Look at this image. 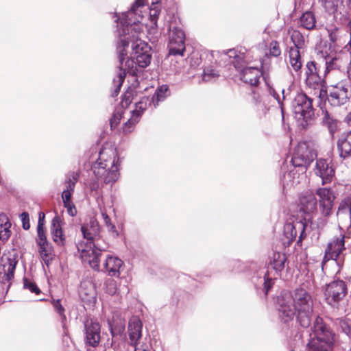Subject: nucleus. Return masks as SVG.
<instances>
[{
    "mask_svg": "<svg viewBox=\"0 0 351 351\" xmlns=\"http://www.w3.org/2000/svg\"><path fill=\"white\" fill-rule=\"evenodd\" d=\"M105 291L110 295L116 294L117 291V282L113 279H108L105 282Z\"/></svg>",
    "mask_w": 351,
    "mask_h": 351,
    "instance_id": "c03bdc74",
    "label": "nucleus"
},
{
    "mask_svg": "<svg viewBox=\"0 0 351 351\" xmlns=\"http://www.w3.org/2000/svg\"><path fill=\"white\" fill-rule=\"evenodd\" d=\"M287 257L285 254L274 252L270 261V267L278 274L284 269Z\"/></svg>",
    "mask_w": 351,
    "mask_h": 351,
    "instance_id": "cd10ccee",
    "label": "nucleus"
},
{
    "mask_svg": "<svg viewBox=\"0 0 351 351\" xmlns=\"http://www.w3.org/2000/svg\"><path fill=\"white\" fill-rule=\"evenodd\" d=\"M199 56L201 60L206 63L226 66L233 64L236 70L239 72L240 80L250 86H256L259 84L262 76V71L257 66H249L252 62V57L245 49L238 51L230 49L228 51H208L205 48L199 47Z\"/></svg>",
    "mask_w": 351,
    "mask_h": 351,
    "instance_id": "f03ea898",
    "label": "nucleus"
},
{
    "mask_svg": "<svg viewBox=\"0 0 351 351\" xmlns=\"http://www.w3.org/2000/svg\"><path fill=\"white\" fill-rule=\"evenodd\" d=\"M119 158L114 148H103L99 152L98 160L91 169L97 179L106 184H112L119 178Z\"/></svg>",
    "mask_w": 351,
    "mask_h": 351,
    "instance_id": "39448f33",
    "label": "nucleus"
},
{
    "mask_svg": "<svg viewBox=\"0 0 351 351\" xmlns=\"http://www.w3.org/2000/svg\"><path fill=\"white\" fill-rule=\"evenodd\" d=\"M131 95L132 94L130 92H126L123 95L121 101V106H119L120 108H122L123 109L124 107H127L131 103Z\"/></svg>",
    "mask_w": 351,
    "mask_h": 351,
    "instance_id": "bf43d9fd",
    "label": "nucleus"
},
{
    "mask_svg": "<svg viewBox=\"0 0 351 351\" xmlns=\"http://www.w3.org/2000/svg\"><path fill=\"white\" fill-rule=\"evenodd\" d=\"M62 221L58 215H56L51 225V234L54 243L59 246H64L66 243V237L63 234L62 228Z\"/></svg>",
    "mask_w": 351,
    "mask_h": 351,
    "instance_id": "6ab92c4d",
    "label": "nucleus"
},
{
    "mask_svg": "<svg viewBox=\"0 0 351 351\" xmlns=\"http://www.w3.org/2000/svg\"><path fill=\"white\" fill-rule=\"evenodd\" d=\"M134 351H151V345L147 341L132 346Z\"/></svg>",
    "mask_w": 351,
    "mask_h": 351,
    "instance_id": "13d9d810",
    "label": "nucleus"
},
{
    "mask_svg": "<svg viewBox=\"0 0 351 351\" xmlns=\"http://www.w3.org/2000/svg\"><path fill=\"white\" fill-rule=\"evenodd\" d=\"M344 236L341 235L339 238L334 239L330 242L326 249L324 259L335 260L338 265L341 261L340 259L341 252L345 250Z\"/></svg>",
    "mask_w": 351,
    "mask_h": 351,
    "instance_id": "4468645a",
    "label": "nucleus"
},
{
    "mask_svg": "<svg viewBox=\"0 0 351 351\" xmlns=\"http://www.w3.org/2000/svg\"><path fill=\"white\" fill-rule=\"evenodd\" d=\"M291 40L293 43V46L289 48H296L298 50L302 49L305 45V39L304 36L298 30H293L291 35Z\"/></svg>",
    "mask_w": 351,
    "mask_h": 351,
    "instance_id": "e433bc0d",
    "label": "nucleus"
},
{
    "mask_svg": "<svg viewBox=\"0 0 351 351\" xmlns=\"http://www.w3.org/2000/svg\"><path fill=\"white\" fill-rule=\"evenodd\" d=\"M289 64L295 73H300L302 62L300 50L296 48L289 49Z\"/></svg>",
    "mask_w": 351,
    "mask_h": 351,
    "instance_id": "393cba45",
    "label": "nucleus"
},
{
    "mask_svg": "<svg viewBox=\"0 0 351 351\" xmlns=\"http://www.w3.org/2000/svg\"><path fill=\"white\" fill-rule=\"evenodd\" d=\"M269 53L270 55L274 57H278L280 55L281 51L279 47V45L276 41H271L270 43Z\"/></svg>",
    "mask_w": 351,
    "mask_h": 351,
    "instance_id": "5fc2aeb1",
    "label": "nucleus"
},
{
    "mask_svg": "<svg viewBox=\"0 0 351 351\" xmlns=\"http://www.w3.org/2000/svg\"><path fill=\"white\" fill-rule=\"evenodd\" d=\"M344 121L349 127H351V112H349L345 117Z\"/></svg>",
    "mask_w": 351,
    "mask_h": 351,
    "instance_id": "774afa93",
    "label": "nucleus"
},
{
    "mask_svg": "<svg viewBox=\"0 0 351 351\" xmlns=\"http://www.w3.org/2000/svg\"><path fill=\"white\" fill-rule=\"evenodd\" d=\"M145 0H136L130 10L117 19V51L119 62V71L113 79V90L111 95L115 97L127 74L137 75L138 69L145 68L152 60L151 47L141 40L143 25L141 20L143 18Z\"/></svg>",
    "mask_w": 351,
    "mask_h": 351,
    "instance_id": "f257e3e1",
    "label": "nucleus"
},
{
    "mask_svg": "<svg viewBox=\"0 0 351 351\" xmlns=\"http://www.w3.org/2000/svg\"><path fill=\"white\" fill-rule=\"evenodd\" d=\"M315 156V152L311 149L306 143H300L294 150L291 162L295 167L299 168L303 173L306 171Z\"/></svg>",
    "mask_w": 351,
    "mask_h": 351,
    "instance_id": "6e6552de",
    "label": "nucleus"
},
{
    "mask_svg": "<svg viewBox=\"0 0 351 351\" xmlns=\"http://www.w3.org/2000/svg\"><path fill=\"white\" fill-rule=\"evenodd\" d=\"M337 148L341 158L345 159L351 155V129L341 134L337 141Z\"/></svg>",
    "mask_w": 351,
    "mask_h": 351,
    "instance_id": "412c9836",
    "label": "nucleus"
},
{
    "mask_svg": "<svg viewBox=\"0 0 351 351\" xmlns=\"http://www.w3.org/2000/svg\"><path fill=\"white\" fill-rule=\"evenodd\" d=\"M110 332L112 337H114L117 334H121L125 329V323L123 321L120 320L117 326H114L111 323H109Z\"/></svg>",
    "mask_w": 351,
    "mask_h": 351,
    "instance_id": "de8ad7c7",
    "label": "nucleus"
},
{
    "mask_svg": "<svg viewBox=\"0 0 351 351\" xmlns=\"http://www.w3.org/2000/svg\"><path fill=\"white\" fill-rule=\"evenodd\" d=\"M255 110L259 117H265L269 111V106L266 102V99L261 104H258L255 108Z\"/></svg>",
    "mask_w": 351,
    "mask_h": 351,
    "instance_id": "49530a36",
    "label": "nucleus"
},
{
    "mask_svg": "<svg viewBox=\"0 0 351 351\" xmlns=\"http://www.w3.org/2000/svg\"><path fill=\"white\" fill-rule=\"evenodd\" d=\"M336 53L334 50L331 49V45H324L321 50L317 53V56L322 58L325 62L330 59Z\"/></svg>",
    "mask_w": 351,
    "mask_h": 351,
    "instance_id": "79ce46f5",
    "label": "nucleus"
},
{
    "mask_svg": "<svg viewBox=\"0 0 351 351\" xmlns=\"http://www.w3.org/2000/svg\"><path fill=\"white\" fill-rule=\"evenodd\" d=\"M64 206L66 208L67 213L70 216H75L77 213V210L73 203H69L64 204Z\"/></svg>",
    "mask_w": 351,
    "mask_h": 351,
    "instance_id": "69168bd1",
    "label": "nucleus"
},
{
    "mask_svg": "<svg viewBox=\"0 0 351 351\" xmlns=\"http://www.w3.org/2000/svg\"><path fill=\"white\" fill-rule=\"evenodd\" d=\"M267 92L269 95L271 96L277 101L282 111L283 101L287 99L289 95V88H288L287 91L285 89H281L282 97H280L278 92L272 86L267 83Z\"/></svg>",
    "mask_w": 351,
    "mask_h": 351,
    "instance_id": "bb28decb",
    "label": "nucleus"
},
{
    "mask_svg": "<svg viewBox=\"0 0 351 351\" xmlns=\"http://www.w3.org/2000/svg\"><path fill=\"white\" fill-rule=\"evenodd\" d=\"M142 323L138 317H134L130 319L128 332L131 346L147 341L142 337Z\"/></svg>",
    "mask_w": 351,
    "mask_h": 351,
    "instance_id": "dca6fc26",
    "label": "nucleus"
},
{
    "mask_svg": "<svg viewBox=\"0 0 351 351\" xmlns=\"http://www.w3.org/2000/svg\"><path fill=\"white\" fill-rule=\"evenodd\" d=\"M316 194L319 197V205L321 213L324 217L330 216L335 198L334 191L328 188H319L316 191Z\"/></svg>",
    "mask_w": 351,
    "mask_h": 351,
    "instance_id": "f8f14e48",
    "label": "nucleus"
},
{
    "mask_svg": "<svg viewBox=\"0 0 351 351\" xmlns=\"http://www.w3.org/2000/svg\"><path fill=\"white\" fill-rule=\"evenodd\" d=\"M219 77V71L213 65H205L202 75V80L205 82H215Z\"/></svg>",
    "mask_w": 351,
    "mask_h": 351,
    "instance_id": "7c9ffc66",
    "label": "nucleus"
},
{
    "mask_svg": "<svg viewBox=\"0 0 351 351\" xmlns=\"http://www.w3.org/2000/svg\"><path fill=\"white\" fill-rule=\"evenodd\" d=\"M152 102L149 97H143L136 104V108L131 112L133 115H138V119L141 118L144 110H146L148 106H152Z\"/></svg>",
    "mask_w": 351,
    "mask_h": 351,
    "instance_id": "72a5a7b5",
    "label": "nucleus"
},
{
    "mask_svg": "<svg viewBox=\"0 0 351 351\" xmlns=\"http://www.w3.org/2000/svg\"><path fill=\"white\" fill-rule=\"evenodd\" d=\"M258 282H256L255 280V277H253L252 280L254 283L255 284L256 287L258 289V287L259 285H261L263 286L262 289L264 292L265 295H267L269 291V290L271 289L273 285H274L276 278H272L269 276V274L268 271H266L264 274L263 277H256Z\"/></svg>",
    "mask_w": 351,
    "mask_h": 351,
    "instance_id": "a878e982",
    "label": "nucleus"
},
{
    "mask_svg": "<svg viewBox=\"0 0 351 351\" xmlns=\"http://www.w3.org/2000/svg\"><path fill=\"white\" fill-rule=\"evenodd\" d=\"M45 215L43 212H40L38 214V221L37 227H43L45 225Z\"/></svg>",
    "mask_w": 351,
    "mask_h": 351,
    "instance_id": "338daca9",
    "label": "nucleus"
},
{
    "mask_svg": "<svg viewBox=\"0 0 351 351\" xmlns=\"http://www.w3.org/2000/svg\"><path fill=\"white\" fill-rule=\"evenodd\" d=\"M339 210L340 212L348 213L351 218V199L346 198L341 203Z\"/></svg>",
    "mask_w": 351,
    "mask_h": 351,
    "instance_id": "603ef678",
    "label": "nucleus"
},
{
    "mask_svg": "<svg viewBox=\"0 0 351 351\" xmlns=\"http://www.w3.org/2000/svg\"><path fill=\"white\" fill-rule=\"evenodd\" d=\"M332 343L324 342L322 339L313 338L307 344L308 351H328Z\"/></svg>",
    "mask_w": 351,
    "mask_h": 351,
    "instance_id": "2f4dec72",
    "label": "nucleus"
},
{
    "mask_svg": "<svg viewBox=\"0 0 351 351\" xmlns=\"http://www.w3.org/2000/svg\"><path fill=\"white\" fill-rule=\"evenodd\" d=\"M291 108L295 118L300 123L302 128H305L308 121H311L315 115V110L313 106V99L303 93H297L291 101Z\"/></svg>",
    "mask_w": 351,
    "mask_h": 351,
    "instance_id": "0eeeda50",
    "label": "nucleus"
},
{
    "mask_svg": "<svg viewBox=\"0 0 351 351\" xmlns=\"http://www.w3.org/2000/svg\"><path fill=\"white\" fill-rule=\"evenodd\" d=\"M169 56H183L185 50V34L179 27H174L169 35Z\"/></svg>",
    "mask_w": 351,
    "mask_h": 351,
    "instance_id": "9d476101",
    "label": "nucleus"
},
{
    "mask_svg": "<svg viewBox=\"0 0 351 351\" xmlns=\"http://www.w3.org/2000/svg\"><path fill=\"white\" fill-rule=\"evenodd\" d=\"M315 195L309 191L302 193L300 197V210L306 214L313 213L317 208Z\"/></svg>",
    "mask_w": 351,
    "mask_h": 351,
    "instance_id": "aec40b11",
    "label": "nucleus"
},
{
    "mask_svg": "<svg viewBox=\"0 0 351 351\" xmlns=\"http://www.w3.org/2000/svg\"><path fill=\"white\" fill-rule=\"evenodd\" d=\"M305 227L306 224L302 221L287 220L284 225V243L289 245L295 239L298 232H300L298 243H301L302 239L305 237Z\"/></svg>",
    "mask_w": 351,
    "mask_h": 351,
    "instance_id": "9b49d317",
    "label": "nucleus"
},
{
    "mask_svg": "<svg viewBox=\"0 0 351 351\" xmlns=\"http://www.w3.org/2000/svg\"><path fill=\"white\" fill-rule=\"evenodd\" d=\"M81 231L85 241L77 243V248L80 252L82 261L99 271L102 252L108 247L100 238L99 224L95 221H90L88 224L82 226Z\"/></svg>",
    "mask_w": 351,
    "mask_h": 351,
    "instance_id": "20e7f679",
    "label": "nucleus"
},
{
    "mask_svg": "<svg viewBox=\"0 0 351 351\" xmlns=\"http://www.w3.org/2000/svg\"><path fill=\"white\" fill-rule=\"evenodd\" d=\"M169 95V88L167 85H162L158 87L156 90L155 93L150 98L154 108H156L159 105L160 102L163 101Z\"/></svg>",
    "mask_w": 351,
    "mask_h": 351,
    "instance_id": "c85d7f7f",
    "label": "nucleus"
},
{
    "mask_svg": "<svg viewBox=\"0 0 351 351\" xmlns=\"http://www.w3.org/2000/svg\"><path fill=\"white\" fill-rule=\"evenodd\" d=\"M347 55L348 57L346 61H348V63L346 66V75L350 83L351 84V50L348 49Z\"/></svg>",
    "mask_w": 351,
    "mask_h": 351,
    "instance_id": "052dcab7",
    "label": "nucleus"
},
{
    "mask_svg": "<svg viewBox=\"0 0 351 351\" xmlns=\"http://www.w3.org/2000/svg\"><path fill=\"white\" fill-rule=\"evenodd\" d=\"M322 123L324 126L327 128L332 137H333L335 133L339 130L340 121L328 111L324 112Z\"/></svg>",
    "mask_w": 351,
    "mask_h": 351,
    "instance_id": "b1692460",
    "label": "nucleus"
},
{
    "mask_svg": "<svg viewBox=\"0 0 351 351\" xmlns=\"http://www.w3.org/2000/svg\"><path fill=\"white\" fill-rule=\"evenodd\" d=\"M350 96L348 86L343 82L329 86L328 101L332 106L339 107L346 104Z\"/></svg>",
    "mask_w": 351,
    "mask_h": 351,
    "instance_id": "1a4fd4ad",
    "label": "nucleus"
},
{
    "mask_svg": "<svg viewBox=\"0 0 351 351\" xmlns=\"http://www.w3.org/2000/svg\"><path fill=\"white\" fill-rule=\"evenodd\" d=\"M23 287L29 290L32 293H35L36 294H39L40 293V290L37 285L26 278L23 279Z\"/></svg>",
    "mask_w": 351,
    "mask_h": 351,
    "instance_id": "09e8293b",
    "label": "nucleus"
},
{
    "mask_svg": "<svg viewBox=\"0 0 351 351\" xmlns=\"http://www.w3.org/2000/svg\"><path fill=\"white\" fill-rule=\"evenodd\" d=\"M335 169L330 159L319 158L316 161L315 173L322 178V184L330 182L335 176Z\"/></svg>",
    "mask_w": 351,
    "mask_h": 351,
    "instance_id": "ddd939ff",
    "label": "nucleus"
},
{
    "mask_svg": "<svg viewBox=\"0 0 351 351\" xmlns=\"http://www.w3.org/2000/svg\"><path fill=\"white\" fill-rule=\"evenodd\" d=\"M125 112L124 109L120 107H117L112 114V117L110 119V125L111 130L117 128L121 120L123 115Z\"/></svg>",
    "mask_w": 351,
    "mask_h": 351,
    "instance_id": "ea45409f",
    "label": "nucleus"
},
{
    "mask_svg": "<svg viewBox=\"0 0 351 351\" xmlns=\"http://www.w3.org/2000/svg\"><path fill=\"white\" fill-rule=\"evenodd\" d=\"M139 120L140 119H138V115H133L132 114L130 118L124 123L122 127L123 132L127 134L133 132Z\"/></svg>",
    "mask_w": 351,
    "mask_h": 351,
    "instance_id": "58836bf2",
    "label": "nucleus"
},
{
    "mask_svg": "<svg viewBox=\"0 0 351 351\" xmlns=\"http://www.w3.org/2000/svg\"><path fill=\"white\" fill-rule=\"evenodd\" d=\"M12 223L7 215L0 213V242L5 243L12 234Z\"/></svg>",
    "mask_w": 351,
    "mask_h": 351,
    "instance_id": "5701e85b",
    "label": "nucleus"
},
{
    "mask_svg": "<svg viewBox=\"0 0 351 351\" xmlns=\"http://www.w3.org/2000/svg\"><path fill=\"white\" fill-rule=\"evenodd\" d=\"M39 252L41 258L45 263H48L51 258L52 247L49 242L39 243Z\"/></svg>",
    "mask_w": 351,
    "mask_h": 351,
    "instance_id": "4c0bfd02",
    "label": "nucleus"
},
{
    "mask_svg": "<svg viewBox=\"0 0 351 351\" xmlns=\"http://www.w3.org/2000/svg\"><path fill=\"white\" fill-rule=\"evenodd\" d=\"M276 308L278 316L284 323L291 321L295 315L303 328L310 326L313 313V300L305 289H295L293 293L282 291L277 297Z\"/></svg>",
    "mask_w": 351,
    "mask_h": 351,
    "instance_id": "7ed1b4c3",
    "label": "nucleus"
},
{
    "mask_svg": "<svg viewBox=\"0 0 351 351\" xmlns=\"http://www.w3.org/2000/svg\"><path fill=\"white\" fill-rule=\"evenodd\" d=\"M80 178V173L77 171H70L66 175L65 185L66 189L64 190L69 191H74L76 183L77 182Z\"/></svg>",
    "mask_w": 351,
    "mask_h": 351,
    "instance_id": "f704fd0d",
    "label": "nucleus"
},
{
    "mask_svg": "<svg viewBox=\"0 0 351 351\" xmlns=\"http://www.w3.org/2000/svg\"><path fill=\"white\" fill-rule=\"evenodd\" d=\"M347 286L341 280H334L326 285L324 291L326 302L338 315H343L348 310V301L346 300Z\"/></svg>",
    "mask_w": 351,
    "mask_h": 351,
    "instance_id": "423d86ee",
    "label": "nucleus"
},
{
    "mask_svg": "<svg viewBox=\"0 0 351 351\" xmlns=\"http://www.w3.org/2000/svg\"><path fill=\"white\" fill-rule=\"evenodd\" d=\"M326 82L322 79L319 74L309 75L306 77V85L313 89L316 90L319 88L322 85L325 84Z\"/></svg>",
    "mask_w": 351,
    "mask_h": 351,
    "instance_id": "c9c22d12",
    "label": "nucleus"
},
{
    "mask_svg": "<svg viewBox=\"0 0 351 351\" xmlns=\"http://www.w3.org/2000/svg\"><path fill=\"white\" fill-rule=\"evenodd\" d=\"M160 13V10L158 6V2L152 3L151 8H150V14L149 17L151 19V21L154 24L156 23L158 16Z\"/></svg>",
    "mask_w": 351,
    "mask_h": 351,
    "instance_id": "8fccbe9b",
    "label": "nucleus"
},
{
    "mask_svg": "<svg viewBox=\"0 0 351 351\" xmlns=\"http://www.w3.org/2000/svg\"><path fill=\"white\" fill-rule=\"evenodd\" d=\"M23 228L24 230H29L30 228L29 214L27 212H23L20 215Z\"/></svg>",
    "mask_w": 351,
    "mask_h": 351,
    "instance_id": "4d7b16f0",
    "label": "nucleus"
},
{
    "mask_svg": "<svg viewBox=\"0 0 351 351\" xmlns=\"http://www.w3.org/2000/svg\"><path fill=\"white\" fill-rule=\"evenodd\" d=\"M123 261L120 258L108 254L106 256L104 267L109 276L119 277Z\"/></svg>",
    "mask_w": 351,
    "mask_h": 351,
    "instance_id": "4be33fe9",
    "label": "nucleus"
},
{
    "mask_svg": "<svg viewBox=\"0 0 351 351\" xmlns=\"http://www.w3.org/2000/svg\"><path fill=\"white\" fill-rule=\"evenodd\" d=\"M86 340L89 345L95 347L100 340V326L92 320L87 321L84 324Z\"/></svg>",
    "mask_w": 351,
    "mask_h": 351,
    "instance_id": "a211bd4d",
    "label": "nucleus"
},
{
    "mask_svg": "<svg viewBox=\"0 0 351 351\" xmlns=\"http://www.w3.org/2000/svg\"><path fill=\"white\" fill-rule=\"evenodd\" d=\"M305 74L306 77L319 74L315 61H309L306 63Z\"/></svg>",
    "mask_w": 351,
    "mask_h": 351,
    "instance_id": "3c124183",
    "label": "nucleus"
},
{
    "mask_svg": "<svg viewBox=\"0 0 351 351\" xmlns=\"http://www.w3.org/2000/svg\"><path fill=\"white\" fill-rule=\"evenodd\" d=\"M301 25L308 30L313 29L315 27L316 20L314 14L311 12H304L300 17Z\"/></svg>",
    "mask_w": 351,
    "mask_h": 351,
    "instance_id": "473e14b6",
    "label": "nucleus"
},
{
    "mask_svg": "<svg viewBox=\"0 0 351 351\" xmlns=\"http://www.w3.org/2000/svg\"><path fill=\"white\" fill-rule=\"evenodd\" d=\"M328 33V37L332 43H335L338 42L343 33V31L337 27H332L330 28L327 29Z\"/></svg>",
    "mask_w": 351,
    "mask_h": 351,
    "instance_id": "a19ab883",
    "label": "nucleus"
},
{
    "mask_svg": "<svg viewBox=\"0 0 351 351\" xmlns=\"http://www.w3.org/2000/svg\"><path fill=\"white\" fill-rule=\"evenodd\" d=\"M348 49L335 53L334 56L325 63L324 77L332 71L341 70L345 64Z\"/></svg>",
    "mask_w": 351,
    "mask_h": 351,
    "instance_id": "f3484780",
    "label": "nucleus"
},
{
    "mask_svg": "<svg viewBox=\"0 0 351 351\" xmlns=\"http://www.w3.org/2000/svg\"><path fill=\"white\" fill-rule=\"evenodd\" d=\"M53 306L55 311L61 316L62 319H65L64 308L62 306L60 300H53Z\"/></svg>",
    "mask_w": 351,
    "mask_h": 351,
    "instance_id": "864d4df0",
    "label": "nucleus"
},
{
    "mask_svg": "<svg viewBox=\"0 0 351 351\" xmlns=\"http://www.w3.org/2000/svg\"><path fill=\"white\" fill-rule=\"evenodd\" d=\"M37 233H38V239L37 243H43L48 242L47 239V236L45 233V230L44 226L43 227H37Z\"/></svg>",
    "mask_w": 351,
    "mask_h": 351,
    "instance_id": "6e6d98bb",
    "label": "nucleus"
},
{
    "mask_svg": "<svg viewBox=\"0 0 351 351\" xmlns=\"http://www.w3.org/2000/svg\"><path fill=\"white\" fill-rule=\"evenodd\" d=\"M73 191H69L64 190L62 193V199L63 202V204L73 203L71 201Z\"/></svg>",
    "mask_w": 351,
    "mask_h": 351,
    "instance_id": "e2e57ef3",
    "label": "nucleus"
},
{
    "mask_svg": "<svg viewBox=\"0 0 351 351\" xmlns=\"http://www.w3.org/2000/svg\"><path fill=\"white\" fill-rule=\"evenodd\" d=\"M333 325L338 327L342 332L351 339V319L344 317L331 319Z\"/></svg>",
    "mask_w": 351,
    "mask_h": 351,
    "instance_id": "c756f323",
    "label": "nucleus"
},
{
    "mask_svg": "<svg viewBox=\"0 0 351 351\" xmlns=\"http://www.w3.org/2000/svg\"><path fill=\"white\" fill-rule=\"evenodd\" d=\"M328 12H334L337 6V0H318Z\"/></svg>",
    "mask_w": 351,
    "mask_h": 351,
    "instance_id": "37998d69",
    "label": "nucleus"
},
{
    "mask_svg": "<svg viewBox=\"0 0 351 351\" xmlns=\"http://www.w3.org/2000/svg\"><path fill=\"white\" fill-rule=\"evenodd\" d=\"M266 98L264 96H261L259 94H257L256 93H253L252 95V102L254 104V108L258 106V104H261L264 100H265Z\"/></svg>",
    "mask_w": 351,
    "mask_h": 351,
    "instance_id": "0e129e2a",
    "label": "nucleus"
},
{
    "mask_svg": "<svg viewBox=\"0 0 351 351\" xmlns=\"http://www.w3.org/2000/svg\"><path fill=\"white\" fill-rule=\"evenodd\" d=\"M293 174L294 173L291 171L284 174L282 179L284 187H289L293 186L294 184L296 183Z\"/></svg>",
    "mask_w": 351,
    "mask_h": 351,
    "instance_id": "a18cd8bd",
    "label": "nucleus"
},
{
    "mask_svg": "<svg viewBox=\"0 0 351 351\" xmlns=\"http://www.w3.org/2000/svg\"><path fill=\"white\" fill-rule=\"evenodd\" d=\"M313 332L315 338L328 343H332L334 334L319 316L316 317L313 323Z\"/></svg>",
    "mask_w": 351,
    "mask_h": 351,
    "instance_id": "2eb2a0df",
    "label": "nucleus"
},
{
    "mask_svg": "<svg viewBox=\"0 0 351 351\" xmlns=\"http://www.w3.org/2000/svg\"><path fill=\"white\" fill-rule=\"evenodd\" d=\"M317 89L319 90V97L321 99H326L328 100L329 95V87L326 88L325 84H324L319 88Z\"/></svg>",
    "mask_w": 351,
    "mask_h": 351,
    "instance_id": "680f3d73",
    "label": "nucleus"
}]
</instances>
